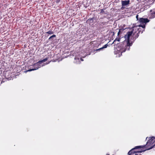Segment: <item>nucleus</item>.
Segmentation results:
<instances>
[{
    "instance_id": "obj_1",
    "label": "nucleus",
    "mask_w": 155,
    "mask_h": 155,
    "mask_svg": "<svg viewBox=\"0 0 155 155\" xmlns=\"http://www.w3.org/2000/svg\"><path fill=\"white\" fill-rule=\"evenodd\" d=\"M145 28V25H140L138 26L133 27L132 31L127 32L125 36V40L120 45V47H121L120 49L123 51L125 52L127 50H130V47L132 45V41H130V37L132 35V34L134 33V36L135 33L137 32L139 34L140 33H142L144 31Z\"/></svg>"
},
{
    "instance_id": "obj_2",
    "label": "nucleus",
    "mask_w": 155,
    "mask_h": 155,
    "mask_svg": "<svg viewBox=\"0 0 155 155\" xmlns=\"http://www.w3.org/2000/svg\"><path fill=\"white\" fill-rule=\"evenodd\" d=\"M48 60V58H47L42 60L39 61L36 63L35 64H34L33 66L34 67V68L29 69L27 71H34L38 69L39 68H40L41 67V65H40V64L42 63L47 61Z\"/></svg>"
},
{
    "instance_id": "obj_3",
    "label": "nucleus",
    "mask_w": 155,
    "mask_h": 155,
    "mask_svg": "<svg viewBox=\"0 0 155 155\" xmlns=\"http://www.w3.org/2000/svg\"><path fill=\"white\" fill-rule=\"evenodd\" d=\"M147 138H148L149 140H148L146 144L143 146H144V147H146L149 148L148 147L150 146L151 144H153L155 142V137L153 136L149 137H147L146 138V140ZM154 146H155V144L153 146H152V147H153Z\"/></svg>"
},
{
    "instance_id": "obj_4",
    "label": "nucleus",
    "mask_w": 155,
    "mask_h": 155,
    "mask_svg": "<svg viewBox=\"0 0 155 155\" xmlns=\"http://www.w3.org/2000/svg\"><path fill=\"white\" fill-rule=\"evenodd\" d=\"M144 147L143 146H139L135 147L134 148H133L130 150L128 153V155H132L134 154L137 153L138 150L137 149L140 148H143Z\"/></svg>"
},
{
    "instance_id": "obj_5",
    "label": "nucleus",
    "mask_w": 155,
    "mask_h": 155,
    "mask_svg": "<svg viewBox=\"0 0 155 155\" xmlns=\"http://www.w3.org/2000/svg\"><path fill=\"white\" fill-rule=\"evenodd\" d=\"M149 20L147 18H140L139 19V22L143 25H145L147 23L149 22Z\"/></svg>"
},
{
    "instance_id": "obj_6",
    "label": "nucleus",
    "mask_w": 155,
    "mask_h": 155,
    "mask_svg": "<svg viewBox=\"0 0 155 155\" xmlns=\"http://www.w3.org/2000/svg\"><path fill=\"white\" fill-rule=\"evenodd\" d=\"M139 34L137 32V33H135V35H134V33H133L132 34H133L132 37L133 38L132 39L133 41H131L132 39V38H131L130 40V41H132V43H133V42L135 40V39L137 38L139 36Z\"/></svg>"
},
{
    "instance_id": "obj_7",
    "label": "nucleus",
    "mask_w": 155,
    "mask_h": 155,
    "mask_svg": "<svg viewBox=\"0 0 155 155\" xmlns=\"http://www.w3.org/2000/svg\"><path fill=\"white\" fill-rule=\"evenodd\" d=\"M122 8H123L124 6H127L130 3V1L129 0L121 1Z\"/></svg>"
},
{
    "instance_id": "obj_8",
    "label": "nucleus",
    "mask_w": 155,
    "mask_h": 155,
    "mask_svg": "<svg viewBox=\"0 0 155 155\" xmlns=\"http://www.w3.org/2000/svg\"><path fill=\"white\" fill-rule=\"evenodd\" d=\"M150 12V18H154L155 17V8L151 10Z\"/></svg>"
},
{
    "instance_id": "obj_9",
    "label": "nucleus",
    "mask_w": 155,
    "mask_h": 155,
    "mask_svg": "<svg viewBox=\"0 0 155 155\" xmlns=\"http://www.w3.org/2000/svg\"><path fill=\"white\" fill-rule=\"evenodd\" d=\"M153 147H150V148H148V147H145L144 148H145L146 149L145 150H138V151H137V153H141L142 152H145L146 150H149L150 149H152Z\"/></svg>"
},
{
    "instance_id": "obj_10",
    "label": "nucleus",
    "mask_w": 155,
    "mask_h": 155,
    "mask_svg": "<svg viewBox=\"0 0 155 155\" xmlns=\"http://www.w3.org/2000/svg\"><path fill=\"white\" fill-rule=\"evenodd\" d=\"M108 46V45H107V44L105 45H104L101 48H99V49H96V51H100L101 50H102V49H103L104 48H107Z\"/></svg>"
},
{
    "instance_id": "obj_11",
    "label": "nucleus",
    "mask_w": 155,
    "mask_h": 155,
    "mask_svg": "<svg viewBox=\"0 0 155 155\" xmlns=\"http://www.w3.org/2000/svg\"><path fill=\"white\" fill-rule=\"evenodd\" d=\"M56 37L55 35H53L52 36H51L50 37V38H48V40H51L52 41H53V39H52L53 38H55Z\"/></svg>"
},
{
    "instance_id": "obj_12",
    "label": "nucleus",
    "mask_w": 155,
    "mask_h": 155,
    "mask_svg": "<svg viewBox=\"0 0 155 155\" xmlns=\"http://www.w3.org/2000/svg\"><path fill=\"white\" fill-rule=\"evenodd\" d=\"M53 31H49L46 32V33L48 34L49 35H51L52 34H53Z\"/></svg>"
},
{
    "instance_id": "obj_13",
    "label": "nucleus",
    "mask_w": 155,
    "mask_h": 155,
    "mask_svg": "<svg viewBox=\"0 0 155 155\" xmlns=\"http://www.w3.org/2000/svg\"><path fill=\"white\" fill-rule=\"evenodd\" d=\"M136 18H137V20L139 21V19H138V15H137L136 16Z\"/></svg>"
},
{
    "instance_id": "obj_14",
    "label": "nucleus",
    "mask_w": 155,
    "mask_h": 155,
    "mask_svg": "<svg viewBox=\"0 0 155 155\" xmlns=\"http://www.w3.org/2000/svg\"><path fill=\"white\" fill-rule=\"evenodd\" d=\"M101 13H103L104 12V9H101Z\"/></svg>"
},
{
    "instance_id": "obj_15",
    "label": "nucleus",
    "mask_w": 155,
    "mask_h": 155,
    "mask_svg": "<svg viewBox=\"0 0 155 155\" xmlns=\"http://www.w3.org/2000/svg\"><path fill=\"white\" fill-rule=\"evenodd\" d=\"M120 29L119 30V31L118 32L117 35H118L120 34Z\"/></svg>"
},
{
    "instance_id": "obj_16",
    "label": "nucleus",
    "mask_w": 155,
    "mask_h": 155,
    "mask_svg": "<svg viewBox=\"0 0 155 155\" xmlns=\"http://www.w3.org/2000/svg\"><path fill=\"white\" fill-rule=\"evenodd\" d=\"M2 80L1 79H0V85L2 83Z\"/></svg>"
},
{
    "instance_id": "obj_17",
    "label": "nucleus",
    "mask_w": 155,
    "mask_h": 155,
    "mask_svg": "<svg viewBox=\"0 0 155 155\" xmlns=\"http://www.w3.org/2000/svg\"><path fill=\"white\" fill-rule=\"evenodd\" d=\"M61 0H56V2H60Z\"/></svg>"
},
{
    "instance_id": "obj_18",
    "label": "nucleus",
    "mask_w": 155,
    "mask_h": 155,
    "mask_svg": "<svg viewBox=\"0 0 155 155\" xmlns=\"http://www.w3.org/2000/svg\"><path fill=\"white\" fill-rule=\"evenodd\" d=\"M116 40H117V41H120V39H118L117 40V39H116L114 41H115Z\"/></svg>"
},
{
    "instance_id": "obj_19",
    "label": "nucleus",
    "mask_w": 155,
    "mask_h": 155,
    "mask_svg": "<svg viewBox=\"0 0 155 155\" xmlns=\"http://www.w3.org/2000/svg\"><path fill=\"white\" fill-rule=\"evenodd\" d=\"M81 60L82 61H83V59H81Z\"/></svg>"
}]
</instances>
